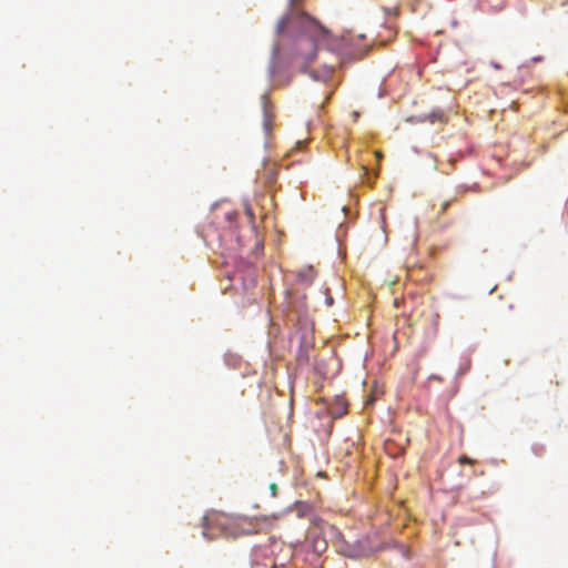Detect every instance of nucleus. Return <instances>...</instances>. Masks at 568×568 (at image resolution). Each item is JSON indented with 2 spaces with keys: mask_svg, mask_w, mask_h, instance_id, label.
Masks as SVG:
<instances>
[{
  "mask_svg": "<svg viewBox=\"0 0 568 568\" xmlns=\"http://www.w3.org/2000/svg\"><path fill=\"white\" fill-rule=\"evenodd\" d=\"M297 26L301 28L302 33L296 39V55L305 63H312L318 48L326 47L329 50H335L331 43V34L323 26L310 16L302 13L297 17Z\"/></svg>",
  "mask_w": 568,
  "mask_h": 568,
  "instance_id": "obj_1",
  "label": "nucleus"
},
{
  "mask_svg": "<svg viewBox=\"0 0 568 568\" xmlns=\"http://www.w3.org/2000/svg\"><path fill=\"white\" fill-rule=\"evenodd\" d=\"M265 556H266L265 548L255 549L254 555H253V568H265V567L273 568L275 565L273 559L268 558L267 562H266V560H264Z\"/></svg>",
  "mask_w": 568,
  "mask_h": 568,
  "instance_id": "obj_2",
  "label": "nucleus"
},
{
  "mask_svg": "<svg viewBox=\"0 0 568 568\" xmlns=\"http://www.w3.org/2000/svg\"><path fill=\"white\" fill-rule=\"evenodd\" d=\"M272 122H273V116L272 114L268 112V110L265 108V115H264V129H265V132L266 133H270L271 130H272Z\"/></svg>",
  "mask_w": 568,
  "mask_h": 568,
  "instance_id": "obj_3",
  "label": "nucleus"
},
{
  "mask_svg": "<svg viewBox=\"0 0 568 568\" xmlns=\"http://www.w3.org/2000/svg\"><path fill=\"white\" fill-rule=\"evenodd\" d=\"M288 22H290V18H288V17H283V18L278 21V23H277V32H278V33H282V32L286 29V27H287Z\"/></svg>",
  "mask_w": 568,
  "mask_h": 568,
  "instance_id": "obj_4",
  "label": "nucleus"
},
{
  "mask_svg": "<svg viewBox=\"0 0 568 568\" xmlns=\"http://www.w3.org/2000/svg\"><path fill=\"white\" fill-rule=\"evenodd\" d=\"M458 463L459 464H468V465H473L475 463L474 459L469 458L468 456L466 455H462L459 458H458Z\"/></svg>",
  "mask_w": 568,
  "mask_h": 568,
  "instance_id": "obj_5",
  "label": "nucleus"
},
{
  "mask_svg": "<svg viewBox=\"0 0 568 568\" xmlns=\"http://www.w3.org/2000/svg\"><path fill=\"white\" fill-rule=\"evenodd\" d=\"M245 212H246V214H247V216H248L250 221H251V222H254V214H253L252 209H251L250 206H246Z\"/></svg>",
  "mask_w": 568,
  "mask_h": 568,
  "instance_id": "obj_6",
  "label": "nucleus"
},
{
  "mask_svg": "<svg viewBox=\"0 0 568 568\" xmlns=\"http://www.w3.org/2000/svg\"><path fill=\"white\" fill-rule=\"evenodd\" d=\"M270 488L272 490V495L275 496L276 495V490H277L276 484H271Z\"/></svg>",
  "mask_w": 568,
  "mask_h": 568,
  "instance_id": "obj_7",
  "label": "nucleus"
},
{
  "mask_svg": "<svg viewBox=\"0 0 568 568\" xmlns=\"http://www.w3.org/2000/svg\"><path fill=\"white\" fill-rule=\"evenodd\" d=\"M448 206H449V202H448V201H447V202H444V203L442 204V210H440V212H442V213H443V212H445V211H446V209H447Z\"/></svg>",
  "mask_w": 568,
  "mask_h": 568,
  "instance_id": "obj_8",
  "label": "nucleus"
},
{
  "mask_svg": "<svg viewBox=\"0 0 568 568\" xmlns=\"http://www.w3.org/2000/svg\"><path fill=\"white\" fill-rule=\"evenodd\" d=\"M306 273H308V282H311V281H312V278H313V276H314V275H313V270H312V268H308V270L306 271Z\"/></svg>",
  "mask_w": 568,
  "mask_h": 568,
  "instance_id": "obj_9",
  "label": "nucleus"
},
{
  "mask_svg": "<svg viewBox=\"0 0 568 568\" xmlns=\"http://www.w3.org/2000/svg\"><path fill=\"white\" fill-rule=\"evenodd\" d=\"M326 303L328 306H331L333 304V298L332 297H327L326 298Z\"/></svg>",
  "mask_w": 568,
  "mask_h": 568,
  "instance_id": "obj_10",
  "label": "nucleus"
},
{
  "mask_svg": "<svg viewBox=\"0 0 568 568\" xmlns=\"http://www.w3.org/2000/svg\"><path fill=\"white\" fill-rule=\"evenodd\" d=\"M388 13L396 14V13H397V11H396V9H389Z\"/></svg>",
  "mask_w": 568,
  "mask_h": 568,
  "instance_id": "obj_11",
  "label": "nucleus"
},
{
  "mask_svg": "<svg viewBox=\"0 0 568 568\" xmlns=\"http://www.w3.org/2000/svg\"><path fill=\"white\" fill-rule=\"evenodd\" d=\"M301 0H291L292 4L298 3Z\"/></svg>",
  "mask_w": 568,
  "mask_h": 568,
  "instance_id": "obj_12",
  "label": "nucleus"
}]
</instances>
